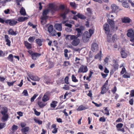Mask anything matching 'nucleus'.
<instances>
[{"instance_id": "f257e3e1", "label": "nucleus", "mask_w": 134, "mask_h": 134, "mask_svg": "<svg viewBox=\"0 0 134 134\" xmlns=\"http://www.w3.org/2000/svg\"><path fill=\"white\" fill-rule=\"evenodd\" d=\"M59 9L60 10H61L62 11L64 9V12L61 13L60 14V16L62 17L63 19H64L66 18V16L69 13V10L68 9L66 8L65 9V6L63 5H60L59 7Z\"/></svg>"}, {"instance_id": "f03ea898", "label": "nucleus", "mask_w": 134, "mask_h": 134, "mask_svg": "<svg viewBox=\"0 0 134 134\" xmlns=\"http://www.w3.org/2000/svg\"><path fill=\"white\" fill-rule=\"evenodd\" d=\"M47 31L49 34L51 36H55L57 35V32L54 29L53 26L52 25H50L47 28Z\"/></svg>"}, {"instance_id": "7ed1b4c3", "label": "nucleus", "mask_w": 134, "mask_h": 134, "mask_svg": "<svg viewBox=\"0 0 134 134\" xmlns=\"http://www.w3.org/2000/svg\"><path fill=\"white\" fill-rule=\"evenodd\" d=\"M108 80L106 81L105 83L101 87V94H103L106 93L107 92L109 89V87L108 86Z\"/></svg>"}, {"instance_id": "20e7f679", "label": "nucleus", "mask_w": 134, "mask_h": 134, "mask_svg": "<svg viewBox=\"0 0 134 134\" xmlns=\"http://www.w3.org/2000/svg\"><path fill=\"white\" fill-rule=\"evenodd\" d=\"M27 52L31 56L32 59L34 60H36L37 57H39L41 55V54L40 53L37 52H34L31 50L27 51Z\"/></svg>"}, {"instance_id": "39448f33", "label": "nucleus", "mask_w": 134, "mask_h": 134, "mask_svg": "<svg viewBox=\"0 0 134 134\" xmlns=\"http://www.w3.org/2000/svg\"><path fill=\"white\" fill-rule=\"evenodd\" d=\"M127 36L129 37H131L132 39L130 40L131 41H133L134 40V30L132 29H129L127 30Z\"/></svg>"}, {"instance_id": "423d86ee", "label": "nucleus", "mask_w": 134, "mask_h": 134, "mask_svg": "<svg viewBox=\"0 0 134 134\" xmlns=\"http://www.w3.org/2000/svg\"><path fill=\"white\" fill-rule=\"evenodd\" d=\"M6 24H9L10 26H14L17 23V21L14 19H7L6 21Z\"/></svg>"}, {"instance_id": "0eeeda50", "label": "nucleus", "mask_w": 134, "mask_h": 134, "mask_svg": "<svg viewBox=\"0 0 134 134\" xmlns=\"http://www.w3.org/2000/svg\"><path fill=\"white\" fill-rule=\"evenodd\" d=\"M88 71V69L86 66H81L78 70V73H85Z\"/></svg>"}, {"instance_id": "6e6552de", "label": "nucleus", "mask_w": 134, "mask_h": 134, "mask_svg": "<svg viewBox=\"0 0 134 134\" xmlns=\"http://www.w3.org/2000/svg\"><path fill=\"white\" fill-rule=\"evenodd\" d=\"M49 92H47L43 97L42 100L43 102H46L49 99Z\"/></svg>"}, {"instance_id": "1a4fd4ad", "label": "nucleus", "mask_w": 134, "mask_h": 134, "mask_svg": "<svg viewBox=\"0 0 134 134\" xmlns=\"http://www.w3.org/2000/svg\"><path fill=\"white\" fill-rule=\"evenodd\" d=\"M111 8L112 11L115 13H117L120 10L118 7L115 4H112L111 6Z\"/></svg>"}, {"instance_id": "9d476101", "label": "nucleus", "mask_w": 134, "mask_h": 134, "mask_svg": "<svg viewBox=\"0 0 134 134\" xmlns=\"http://www.w3.org/2000/svg\"><path fill=\"white\" fill-rule=\"evenodd\" d=\"M113 62L114 63V64H113L112 66L113 67L111 69L116 71L118 70L119 68V65L118 64L116 60L114 59Z\"/></svg>"}, {"instance_id": "9b49d317", "label": "nucleus", "mask_w": 134, "mask_h": 134, "mask_svg": "<svg viewBox=\"0 0 134 134\" xmlns=\"http://www.w3.org/2000/svg\"><path fill=\"white\" fill-rule=\"evenodd\" d=\"M80 40L78 38H76L75 39H73L71 42V44L74 46H77L79 43Z\"/></svg>"}, {"instance_id": "f8f14e48", "label": "nucleus", "mask_w": 134, "mask_h": 134, "mask_svg": "<svg viewBox=\"0 0 134 134\" xmlns=\"http://www.w3.org/2000/svg\"><path fill=\"white\" fill-rule=\"evenodd\" d=\"M104 30L105 31V33L106 34H108L110 32V29L108 24L107 23L103 25Z\"/></svg>"}, {"instance_id": "ddd939ff", "label": "nucleus", "mask_w": 134, "mask_h": 134, "mask_svg": "<svg viewBox=\"0 0 134 134\" xmlns=\"http://www.w3.org/2000/svg\"><path fill=\"white\" fill-rule=\"evenodd\" d=\"M54 28L59 31H61L62 30V26L61 24L56 23L54 26Z\"/></svg>"}, {"instance_id": "4468645a", "label": "nucleus", "mask_w": 134, "mask_h": 134, "mask_svg": "<svg viewBox=\"0 0 134 134\" xmlns=\"http://www.w3.org/2000/svg\"><path fill=\"white\" fill-rule=\"evenodd\" d=\"M122 23H130L131 21V19L128 17H125L121 19Z\"/></svg>"}, {"instance_id": "2eb2a0df", "label": "nucleus", "mask_w": 134, "mask_h": 134, "mask_svg": "<svg viewBox=\"0 0 134 134\" xmlns=\"http://www.w3.org/2000/svg\"><path fill=\"white\" fill-rule=\"evenodd\" d=\"M76 38V36L75 35H66V36L65 39L66 40L69 41L72 40L73 39Z\"/></svg>"}, {"instance_id": "dca6fc26", "label": "nucleus", "mask_w": 134, "mask_h": 134, "mask_svg": "<svg viewBox=\"0 0 134 134\" xmlns=\"http://www.w3.org/2000/svg\"><path fill=\"white\" fill-rule=\"evenodd\" d=\"M28 76L29 78L32 80L39 81L40 80V78L37 76H33L31 74H29Z\"/></svg>"}, {"instance_id": "f3484780", "label": "nucleus", "mask_w": 134, "mask_h": 134, "mask_svg": "<svg viewBox=\"0 0 134 134\" xmlns=\"http://www.w3.org/2000/svg\"><path fill=\"white\" fill-rule=\"evenodd\" d=\"M43 81L47 84H49L50 83L51 80L48 76L46 75L43 76Z\"/></svg>"}, {"instance_id": "a211bd4d", "label": "nucleus", "mask_w": 134, "mask_h": 134, "mask_svg": "<svg viewBox=\"0 0 134 134\" xmlns=\"http://www.w3.org/2000/svg\"><path fill=\"white\" fill-rule=\"evenodd\" d=\"M24 44L27 49H29L32 48V44L29 43L27 41H24Z\"/></svg>"}, {"instance_id": "6ab92c4d", "label": "nucleus", "mask_w": 134, "mask_h": 134, "mask_svg": "<svg viewBox=\"0 0 134 134\" xmlns=\"http://www.w3.org/2000/svg\"><path fill=\"white\" fill-rule=\"evenodd\" d=\"M2 120L3 122H5L7 121L9 118L8 114H2Z\"/></svg>"}, {"instance_id": "aec40b11", "label": "nucleus", "mask_w": 134, "mask_h": 134, "mask_svg": "<svg viewBox=\"0 0 134 134\" xmlns=\"http://www.w3.org/2000/svg\"><path fill=\"white\" fill-rule=\"evenodd\" d=\"M88 108V107H86L83 105H81L79 106L77 109V111H81L84 110Z\"/></svg>"}, {"instance_id": "412c9836", "label": "nucleus", "mask_w": 134, "mask_h": 134, "mask_svg": "<svg viewBox=\"0 0 134 134\" xmlns=\"http://www.w3.org/2000/svg\"><path fill=\"white\" fill-rule=\"evenodd\" d=\"M4 38L5 41L7 42L6 44L8 46H10V45L11 41L9 40V37L7 35H4Z\"/></svg>"}, {"instance_id": "4be33fe9", "label": "nucleus", "mask_w": 134, "mask_h": 134, "mask_svg": "<svg viewBox=\"0 0 134 134\" xmlns=\"http://www.w3.org/2000/svg\"><path fill=\"white\" fill-rule=\"evenodd\" d=\"M49 12V9H45L43 11L42 16H41L48 18V17L47 16V15L48 14Z\"/></svg>"}, {"instance_id": "5701e85b", "label": "nucleus", "mask_w": 134, "mask_h": 134, "mask_svg": "<svg viewBox=\"0 0 134 134\" xmlns=\"http://www.w3.org/2000/svg\"><path fill=\"white\" fill-rule=\"evenodd\" d=\"M91 49L92 51L94 52L96 50H97L98 48V44L95 43H93L91 47Z\"/></svg>"}, {"instance_id": "b1692460", "label": "nucleus", "mask_w": 134, "mask_h": 134, "mask_svg": "<svg viewBox=\"0 0 134 134\" xmlns=\"http://www.w3.org/2000/svg\"><path fill=\"white\" fill-rule=\"evenodd\" d=\"M8 34L9 35L15 36L17 34L16 32L14 31L13 29L10 28L8 30Z\"/></svg>"}, {"instance_id": "393cba45", "label": "nucleus", "mask_w": 134, "mask_h": 134, "mask_svg": "<svg viewBox=\"0 0 134 134\" xmlns=\"http://www.w3.org/2000/svg\"><path fill=\"white\" fill-rule=\"evenodd\" d=\"M38 105L41 108H43L47 104V103L43 102L40 101H38L37 102Z\"/></svg>"}, {"instance_id": "a878e982", "label": "nucleus", "mask_w": 134, "mask_h": 134, "mask_svg": "<svg viewBox=\"0 0 134 134\" xmlns=\"http://www.w3.org/2000/svg\"><path fill=\"white\" fill-rule=\"evenodd\" d=\"M48 18H46L44 17H43L41 16V24L43 25H44L47 23V19Z\"/></svg>"}, {"instance_id": "bb28decb", "label": "nucleus", "mask_w": 134, "mask_h": 134, "mask_svg": "<svg viewBox=\"0 0 134 134\" xmlns=\"http://www.w3.org/2000/svg\"><path fill=\"white\" fill-rule=\"evenodd\" d=\"M90 37L87 34L86 36H85V35H83L82 37L83 41L84 42H86L88 41Z\"/></svg>"}, {"instance_id": "cd10ccee", "label": "nucleus", "mask_w": 134, "mask_h": 134, "mask_svg": "<svg viewBox=\"0 0 134 134\" xmlns=\"http://www.w3.org/2000/svg\"><path fill=\"white\" fill-rule=\"evenodd\" d=\"M8 109L6 107H3L1 111V114H8Z\"/></svg>"}, {"instance_id": "c85d7f7f", "label": "nucleus", "mask_w": 134, "mask_h": 134, "mask_svg": "<svg viewBox=\"0 0 134 134\" xmlns=\"http://www.w3.org/2000/svg\"><path fill=\"white\" fill-rule=\"evenodd\" d=\"M77 16L78 18L81 19H85L86 18V17L85 16L80 13L77 14Z\"/></svg>"}, {"instance_id": "c756f323", "label": "nucleus", "mask_w": 134, "mask_h": 134, "mask_svg": "<svg viewBox=\"0 0 134 134\" xmlns=\"http://www.w3.org/2000/svg\"><path fill=\"white\" fill-rule=\"evenodd\" d=\"M30 128L29 127H25L23 128L21 130V132L23 133H25L29 131V130Z\"/></svg>"}, {"instance_id": "7c9ffc66", "label": "nucleus", "mask_w": 134, "mask_h": 134, "mask_svg": "<svg viewBox=\"0 0 134 134\" xmlns=\"http://www.w3.org/2000/svg\"><path fill=\"white\" fill-rule=\"evenodd\" d=\"M121 57L123 58H125L127 57V54L124 50H122L121 51Z\"/></svg>"}, {"instance_id": "2f4dec72", "label": "nucleus", "mask_w": 134, "mask_h": 134, "mask_svg": "<svg viewBox=\"0 0 134 134\" xmlns=\"http://www.w3.org/2000/svg\"><path fill=\"white\" fill-rule=\"evenodd\" d=\"M20 13L21 15L25 16L26 15V13L25 9L23 7L21 8L20 11Z\"/></svg>"}, {"instance_id": "473e14b6", "label": "nucleus", "mask_w": 134, "mask_h": 134, "mask_svg": "<svg viewBox=\"0 0 134 134\" xmlns=\"http://www.w3.org/2000/svg\"><path fill=\"white\" fill-rule=\"evenodd\" d=\"M28 19V18L25 17H20L18 18V21L20 22L24 21Z\"/></svg>"}, {"instance_id": "72a5a7b5", "label": "nucleus", "mask_w": 134, "mask_h": 134, "mask_svg": "<svg viewBox=\"0 0 134 134\" xmlns=\"http://www.w3.org/2000/svg\"><path fill=\"white\" fill-rule=\"evenodd\" d=\"M107 21L108 22L111 26L112 27H114V21L113 20L108 19Z\"/></svg>"}, {"instance_id": "f704fd0d", "label": "nucleus", "mask_w": 134, "mask_h": 134, "mask_svg": "<svg viewBox=\"0 0 134 134\" xmlns=\"http://www.w3.org/2000/svg\"><path fill=\"white\" fill-rule=\"evenodd\" d=\"M58 103V102L54 100L52 102V103L50 104V106L51 107L55 108L56 106V104Z\"/></svg>"}, {"instance_id": "c9c22d12", "label": "nucleus", "mask_w": 134, "mask_h": 134, "mask_svg": "<svg viewBox=\"0 0 134 134\" xmlns=\"http://www.w3.org/2000/svg\"><path fill=\"white\" fill-rule=\"evenodd\" d=\"M35 41L39 46H42V41L41 39L39 38L37 39Z\"/></svg>"}, {"instance_id": "e433bc0d", "label": "nucleus", "mask_w": 134, "mask_h": 134, "mask_svg": "<svg viewBox=\"0 0 134 134\" xmlns=\"http://www.w3.org/2000/svg\"><path fill=\"white\" fill-rule=\"evenodd\" d=\"M7 58L9 61L12 62H13V56L12 54H10Z\"/></svg>"}, {"instance_id": "4c0bfd02", "label": "nucleus", "mask_w": 134, "mask_h": 134, "mask_svg": "<svg viewBox=\"0 0 134 134\" xmlns=\"http://www.w3.org/2000/svg\"><path fill=\"white\" fill-rule=\"evenodd\" d=\"M89 32H87V35H88L89 37H90L92 34H93V33L94 31H93L92 29H90L89 30Z\"/></svg>"}, {"instance_id": "58836bf2", "label": "nucleus", "mask_w": 134, "mask_h": 134, "mask_svg": "<svg viewBox=\"0 0 134 134\" xmlns=\"http://www.w3.org/2000/svg\"><path fill=\"white\" fill-rule=\"evenodd\" d=\"M49 7L51 9L55 11L57 10L56 8L55 7L54 5L52 4H49Z\"/></svg>"}, {"instance_id": "ea45409f", "label": "nucleus", "mask_w": 134, "mask_h": 134, "mask_svg": "<svg viewBox=\"0 0 134 134\" xmlns=\"http://www.w3.org/2000/svg\"><path fill=\"white\" fill-rule=\"evenodd\" d=\"M123 125V124L121 123H119L117 124L116 126L117 130V129H118L122 128Z\"/></svg>"}, {"instance_id": "a19ab883", "label": "nucleus", "mask_w": 134, "mask_h": 134, "mask_svg": "<svg viewBox=\"0 0 134 134\" xmlns=\"http://www.w3.org/2000/svg\"><path fill=\"white\" fill-rule=\"evenodd\" d=\"M35 39V37L34 36H30L28 39L29 42H33Z\"/></svg>"}, {"instance_id": "79ce46f5", "label": "nucleus", "mask_w": 134, "mask_h": 134, "mask_svg": "<svg viewBox=\"0 0 134 134\" xmlns=\"http://www.w3.org/2000/svg\"><path fill=\"white\" fill-rule=\"evenodd\" d=\"M71 78L72 81L74 82H77L78 81V80L76 79L75 76L74 75H72Z\"/></svg>"}, {"instance_id": "37998d69", "label": "nucleus", "mask_w": 134, "mask_h": 134, "mask_svg": "<svg viewBox=\"0 0 134 134\" xmlns=\"http://www.w3.org/2000/svg\"><path fill=\"white\" fill-rule=\"evenodd\" d=\"M104 110L105 111L104 114L106 115L107 116H109L110 114V113L109 110L108 109V107H106L104 109Z\"/></svg>"}, {"instance_id": "c03bdc74", "label": "nucleus", "mask_w": 134, "mask_h": 134, "mask_svg": "<svg viewBox=\"0 0 134 134\" xmlns=\"http://www.w3.org/2000/svg\"><path fill=\"white\" fill-rule=\"evenodd\" d=\"M38 96V94H35L34 96H33L31 98V102H32L34 101V100L36 98V97L37 96Z\"/></svg>"}, {"instance_id": "a18cd8bd", "label": "nucleus", "mask_w": 134, "mask_h": 134, "mask_svg": "<svg viewBox=\"0 0 134 134\" xmlns=\"http://www.w3.org/2000/svg\"><path fill=\"white\" fill-rule=\"evenodd\" d=\"M122 3V5L124 7H126V8H128L129 7V5H128V4L125 1L124 2V1H123Z\"/></svg>"}, {"instance_id": "49530a36", "label": "nucleus", "mask_w": 134, "mask_h": 134, "mask_svg": "<svg viewBox=\"0 0 134 134\" xmlns=\"http://www.w3.org/2000/svg\"><path fill=\"white\" fill-rule=\"evenodd\" d=\"M22 94H23L24 96H27L29 95L27 91L26 90H24L23 91L22 93Z\"/></svg>"}, {"instance_id": "de8ad7c7", "label": "nucleus", "mask_w": 134, "mask_h": 134, "mask_svg": "<svg viewBox=\"0 0 134 134\" xmlns=\"http://www.w3.org/2000/svg\"><path fill=\"white\" fill-rule=\"evenodd\" d=\"M130 77L129 75L127 73H126L122 76V77L125 79L129 78Z\"/></svg>"}, {"instance_id": "09e8293b", "label": "nucleus", "mask_w": 134, "mask_h": 134, "mask_svg": "<svg viewBox=\"0 0 134 134\" xmlns=\"http://www.w3.org/2000/svg\"><path fill=\"white\" fill-rule=\"evenodd\" d=\"M69 79V77L68 76H66L65 77V78L64 79V83L66 84H69V83L68 81Z\"/></svg>"}, {"instance_id": "8fccbe9b", "label": "nucleus", "mask_w": 134, "mask_h": 134, "mask_svg": "<svg viewBox=\"0 0 134 134\" xmlns=\"http://www.w3.org/2000/svg\"><path fill=\"white\" fill-rule=\"evenodd\" d=\"M130 97H134V90H132L130 91Z\"/></svg>"}, {"instance_id": "3c124183", "label": "nucleus", "mask_w": 134, "mask_h": 134, "mask_svg": "<svg viewBox=\"0 0 134 134\" xmlns=\"http://www.w3.org/2000/svg\"><path fill=\"white\" fill-rule=\"evenodd\" d=\"M18 129V126L15 125H13L12 128V130L14 131L17 130Z\"/></svg>"}, {"instance_id": "603ef678", "label": "nucleus", "mask_w": 134, "mask_h": 134, "mask_svg": "<svg viewBox=\"0 0 134 134\" xmlns=\"http://www.w3.org/2000/svg\"><path fill=\"white\" fill-rule=\"evenodd\" d=\"M34 120L35 122L38 124L39 125H41L42 124V121L41 120L36 119H34Z\"/></svg>"}, {"instance_id": "864d4df0", "label": "nucleus", "mask_w": 134, "mask_h": 134, "mask_svg": "<svg viewBox=\"0 0 134 134\" xmlns=\"http://www.w3.org/2000/svg\"><path fill=\"white\" fill-rule=\"evenodd\" d=\"M63 88L66 90H69L70 89L69 86L66 85H64V86L63 87Z\"/></svg>"}, {"instance_id": "5fc2aeb1", "label": "nucleus", "mask_w": 134, "mask_h": 134, "mask_svg": "<svg viewBox=\"0 0 134 134\" xmlns=\"http://www.w3.org/2000/svg\"><path fill=\"white\" fill-rule=\"evenodd\" d=\"M70 65V63L69 62L65 61L64 62V64H63V66H66Z\"/></svg>"}, {"instance_id": "6e6d98bb", "label": "nucleus", "mask_w": 134, "mask_h": 134, "mask_svg": "<svg viewBox=\"0 0 134 134\" xmlns=\"http://www.w3.org/2000/svg\"><path fill=\"white\" fill-rule=\"evenodd\" d=\"M34 111L35 114L36 116H38L40 115L41 113L38 111L36 109H34Z\"/></svg>"}, {"instance_id": "4d7b16f0", "label": "nucleus", "mask_w": 134, "mask_h": 134, "mask_svg": "<svg viewBox=\"0 0 134 134\" xmlns=\"http://www.w3.org/2000/svg\"><path fill=\"white\" fill-rule=\"evenodd\" d=\"M99 120L101 122H104L106 121V119L104 116H102L100 118Z\"/></svg>"}, {"instance_id": "13d9d810", "label": "nucleus", "mask_w": 134, "mask_h": 134, "mask_svg": "<svg viewBox=\"0 0 134 134\" xmlns=\"http://www.w3.org/2000/svg\"><path fill=\"white\" fill-rule=\"evenodd\" d=\"M117 91V88L116 86H115L111 90V92L114 94Z\"/></svg>"}, {"instance_id": "bf43d9fd", "label": "nucleus", "mask_w": 134, "mask_h": 134, "mask_svg": "<svg viewBox=\"0 0 134 134\" xmlns=\"http://www.w3.org/2000/svg\"><path fill=\"white\" fill-rule=\"evenodd\" d=\"M70 5L72 7L75 8L76 7L75 3L74 2H70Z\"/></svg>"}, {"instance_id": "052dcab7", "label": "nucleus", "mask_w": 134, "mask_h": 134, "mask_svg": "<svg viewBox=\"0 0 134 134\" xmlns=\"http://www.w3.org/2000/svg\"><path fill=\"white\" fill-rule=\"evenodd\" d=\"M125 72H126L125 69L124 67H123L122 68V70L120 72V74L122 75L124 74Z\"/></svg>"}, {"instance_id": "680f3d73", "label": "nucleus", "mask_w": 134, "mask_h": 134, "mask_svg": "<svg viewBox=\"0 0 134 134\" xmlns=\"http://www.w3.org/2000/svg\"><path fill=\"white\" fill-rule=\"evenodd\" d=\"M64 56L65 57H68V50L67 49H65L64 50Z\"/></svg>"}, {"instance_id": "e2e57ef3", "label": "nucleus", "mask_w": 134, "mask_h": 134, "mask_svg": "<svg viewBox=\"0 0 134 134\" xmlns=\"http://www.w3.org/2000/svg\"><path fill=\"white\" fill-rule=\"evenodd\" d=\"M7 20H4L2 18H0V22L2 23L3 24H4L5 23V24H6V21Z\"/></svg>"}, {"instance_id": "0e129e2a", "label": "nucleus", "mask_w": 134, "mask_h": 134, "mask_svg": "<svg viewBox=\"0 0 134 134\" xmlns=\"http://www.w3.org/2000/svg\"><path fill=\"white\" fill-rule=\"evenodd\" d=\"M15 81H13V82H7V84L9 86H12L13 85L14 83L15 82Z\"/></svg>"}, {"instance_id": "69168bd1", "label": "nucleus", "mask_w": 134, "mask_h": 134, "mask_svg": "<svg viewBox=\"0 0 134 134\" xmlns=\"http://www.w3.org/2000/svg\"><path fill=\"white\" fill-rule=\"evenodd\" d=\"M5 54L4 52L2 50H0V57L4 56Z\"/></svg>"}, {"instance_id": "338daca9", "label": "nucleus", "mask_w": 134, "mask_h": 134, "mask_svg": "<svg viewBox=\"0 0 134 134\" xmlns=\"http://www.w3.org/2000/svg\"><path fill=\"white\" fill-rule=\"evenodd\" d=\"M20 125L22 128H23L25 127V126L26 125V124L24 122H22L20 123Z\"/></svg>"}, {"instance_id": "774afa93", "label": "nucleus", "mask_w": 134, "mask_h": 134, "mask_svg": "<svg viewBox=\"0 0 134 134\" xmlns=\"http://www.w3.org/2000/svg\"><path fill=\"white\" fill-rule=\"evenodd\" d=\"M133 102L134 100L133 98L131 99L129 101V104L131 105H133Z\"/></svg>"}]
</instances>
